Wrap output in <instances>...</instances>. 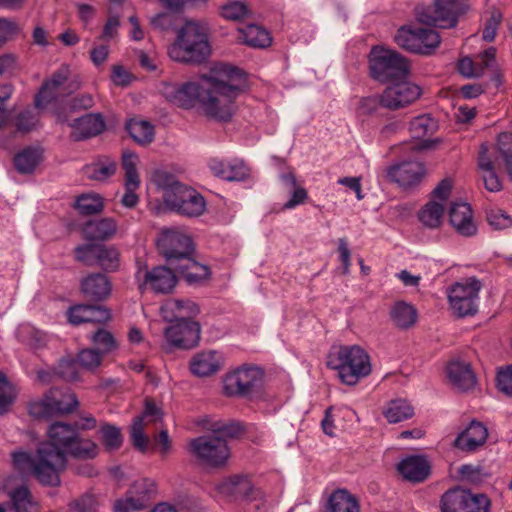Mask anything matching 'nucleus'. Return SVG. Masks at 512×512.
<instances>
[{"label":"nucleus","instance_id":"44","mask_svg":"<svg viewBox=\"0 0 512 512\" xmlns=\"http://www.w3.org/2000/svg\"><path fill=\"white\" fill-rule=\"evenodd\" d=\"M10 498L16 512H38V504L32 499L26 486H20L10 493Z\"/></svg>","mask_w":512,"mask_h":512},{"label":"nucleus","instance_id":"49","mask_svg":"<svg viewBox=\"0 0 512 512\" xmlns=\"http://www.w3.org/2000/svg\"><path fill=\"white\" fill-rule=\"evenodd\" d=\"M76 209L82 215H93L103 210V200L96 194H83L79 196L75 203Z\"/></svg>","mask_w":512,"mask_h":512},{"label":"nucleus","instance_id":"27","mask_svg":"<svg viewBox=\"0 0 512 512\" xmlns=\"http://www.w3.org/2000/svg\"><path fill=\"white\" fill-rule=\"evenodd\" d=\"M67 317L72 325L105 323L111 319V312L103 306L79 304L68 309Z\"/></svg>","mask_w":512,"mask_h":512},{"label":"nucleus","instance_id":"7","mask_svg":"<svg viewBox=\"0 0 512 512\" xmlns=\"http://www.w3.org/2000/svg\"><path fill=\"white\" fill-rule=\"evenodd\" d=\"M464 0H435L434 7H417L416 18L420 23L440 28H451L458 16L468 10Z\"/></svg>","mask_w":512,"mask_h":512},{"label":"nucleus","instance_id":"31","mask_svg":"<svg viewBox=\"0 0 512 512\" xmlns=\"http://www.w3.org/2000/svg\"><path fill=\"white\" fill-rule=\"evenodd\" d=\"M399 473L412 482H422L430 474L428 461L421 456H410L403 459L397 466Z\"/></svg>","mask_w":512,"mask_h":512},{"label":"nucleus","instance_id":"55","mask_svg":"<svg viewBox=\"0 0 512 512\" xmlns=\"http://www.w3.org/2000/svg\"><path fill=\"white\" fill-rule=\"evenodd\" d=\"M144 427L143 418H135L130 431L133 446L141 452L147 450L149 443V438L144 434Z\"/></svg>","mask_w":512,"mask_h":512},{"label":"nucleus","instance_id":"48","mask_svg":"<svg viewBox=\"0 0 512 512\" xmlns=\"http://www.w3.org/2000/svg\"><path fill=\"white\" fill-rule=\"evenodd\" d=\"M17 398L15 386L0 371V416L6 414Z\"/></svg>","mask_w":512,"mask_h":512},{"label":"nucleus","instance_id":"45","mask_svg":"<svg viewBox=\"0 0 512 512\" xmlns=\"http://www.w3.org/2000/svg\"><path fill=\"white\" fill-rule=\"evenodd\" d=\"M438 128L437 122L428 114L415 117L409 125V132L415 139L432 135Z\"/></svg>","mask_w":512,"mask_h":512},{"label":"nucleus","instance_id":"21","mask_svg":"<svg viewBox=\"0 0 512 512\" xmlns=\"http://www.w3.org/2000/svg\"><path fill=\"white\" fill-rule=\"evenodd\" d=\"M177 283L176 271L172 266H157L144 273L143 284L155 293L167 294L173 290Z\"/></svg>","mask_w":512,"mask_h":512},{"label":"nucleus","instance_id":"20","mask_svg":"<svg viewBox=\"0 0 512 512\" xmlns=\"http://www.w3.org/2000/svg\"><path fill=\"white\" fill-rule=\"evenodd\" d=\"M202 92V81L200 83H185L183 85L166 84L162 89L163 96L171 103L190 108L198 100L200 103V93Z\"/></svg>","mask_w":512,"mask_h":512},{"label":"nucleus","instance_id":"26","mask_svg":"<svg viewBox=\"0 0 512 512\" xmlns=\"http://www.w3.org/2000/svg\"><path fill=\"white\" fill-rule=\"evenodd\" d=\"M161 315L166 322L193 321L198 315V305L190 299H168L160 308Z\"/></svg>","mask_w":512,"mask_h":512},{"label":"nucleus","instance_id":"46","mask_svg":"<svg viewBox=\"0 0 512 512\" xmlns=\"http://www.w3.org/2000/svg\"><path fill=\"white\" fill-rule=\"evenodd\" d=\"M126 128L130 136L139 144L146 145L154 139V127L147 121L130 120Z\"/></svg>","mask_w":512,"mask_h":512},{"label":"nucleus","instance_id":"34","mask_svg":"<svg viewBox=\"0 0 512 512\" xmlns=\"http://www.w3.org/2000/svg\"><path fill=\"white\" fill-rule=\"evenodd\" d=\"M171 266L189 284L199 283L210 275L209 268L195 261L191 255Z\"/></svg>","mask_w":512,"mask_h":512},{"label":"nucleus","instance_id":"59","mask_svg":"<svg viewBox=\"0 0 512 512\" xmlns=\"http://www.w3.org/2000/svg\"><path fill=\"white\" fill-rule=\"evenodd\" d=\"M116 171V164L110 159L97 163L90 168L89 177L94 180H105Z\"/></svg>","mask_w":512,"mask_h":512},{"label":"nucleus","instance_id":"13","mask_svg":"<svg viewBox=\"0 0 512 512\" xmlns=\"http://www.w3.org/2000/svg\"><path fill=\"white\" fill-rule=\"evenodd\" d=\"M193 454L203 463L218 467L227 461L229 448L220 436H200L190 441Z\"/></svg>","mask_w":512,"mask_h":512},{"label":"nucleus","instance_id":"19","mask_svg":"<svg viewBox=\"0 0 512 512\" xmlns=\"http://www.w3.org/2000/svg\"><path fill=\"white\" fill-rule=\"evenodd\" d=\"M68 75V67L62 66L53 73L50 79L43 83L42 88L35 97V105L37 108H43L48 103L57 100L60 97H64L71 92L66 87Z\"/></svg>","mask_w":512,"mask_h":512},{"label":"nucleus","instance_id":"39","mask_svg":"<svg viewBox=\"0 0 512 512\" xmlns=\"http://www.w3.org/2000/svg\"><path fill=\"white\" fill-rule=\"evenodd\" d=\"M328 505L331 512H360L358 500L345 489L334 491Z\"/></svg>","mask_w":512,"mask_h":512},{"label":"nucleus","instance_id":"43","mask_svg":"<svg viewBox=\"0 0 512 512\" xmlns=\"http://www.w3.org/2000/svg\"><path fill=\"white\" fill-rule=\"evenodd\" d=\"M99 439L108 452L118 450L123 443V436L120 428L115 425L104 423L98 431Z\"/></svg>","mask_w":512,"mask_h":512},{"label":"nucleus","instance_id":"33","mask_svg":"<svg viewBox=\"0 0 512 512\" xmlns=\"http://www.w3.org/2000/svg\"><path fill=\"white\" fill-rule=\"evenodd\" d=\"M83 236L87 240L105 241L112 238L117 231V223L113 218L94 219L83 226Z\"/></svg>","mask_w":512,"mask_h":512},{"label":"nucleus","instance_id":"53","mask_svg":"<svg viewBox=\"0 0 512 512\" xmlns=\"http://www.w3.org/2000/svg\"><path fill=\"white\" fill-rule=\"evenodd\" d=\"M39 121V115L31 109H25L14 118L16 131L22 134L32 131Z\"/></svg>","mask_w":512,"mask_h":512},{"label":"nucleus","instance_id":"8","mask_svg":"<svg viewBox=\"0 0 512 512\" xmlns=\"http://www.w3.org/2000/svg\"><path fill=\"white\" fill-rule=\"evenodd\" d=\"M394 40L402 49L423 55L431 54L441 42L440 36L435 30L412 26L399 28Z\"/></svg>","mask_w":512,"mask_h":512},{"label":"nucleus","instance_id":"41","mask_svg":"<svg viewBox=\"0 0 512 512\" xmlns=\"http://www.w3.org/2000/svg\"><path fill=\"white\" fill-rule=\"evenodd\" d=\"M94 105V99L90 94H81L73 99H71L68 103L67 108L58 109L55 111V115L57 117V121L60 123H68L69 121V113L78 112L81 110L90 109Z\"/></svg>","mask_w":512,"mask_h":512},{"label":"nucleus","instance_id":"37","mask_svg":"<svg viewBox=\"0 0 512 512\" xmlns=\"http://www.w3.org/2000/svg\"><path fill=\"white\" fill-rule=\"evenodd\" d=\"M238 40L254 48L267 47L271 38L269 33L262 27L249 24L238 29Z\"/></svg>","mask_w":512,"mask_h":512},{"label":"nucleus","instance_id":"54","mask_svg":"<svg viewBox=\"0 0 512 512\" xmlns=\"http://www.w3.org/2000/svg\"><path fill=\"white\" fill-rule=\"evenodd\" d=\"M103 354L95 348H85L77 355V362L86 370L94 371L101 365Z\"/></svg>","mask_w":512,"mask_h":512},{"label":"nucleus","instance_id":"36","mask_svg":"<svg viewBox=\"0 0 512 512\" xmlns=\"http://www.w3.org/2000/svg\"><path fill=\"white\" fill-rule=\"evenodd\" d=\"M43 159V151L35 147H27L18 152L13 158L15 169L20 174H31Z\"/></svg>","mask_w":512,"mask_h":512},{"label":"nucleus","instance_id":"58","mask_svg":"<svg viewBox=\"0 0 512 512\" xmlns=\"http://www.w3.org/2000/svg\"><path fill=\"white\" fill-rule=\"evenodd\" d=\"M487 221L496 230H503L512 226L511 216L501 209H491L488 211Z\"/></svg>","mask_w":512,"mask_h":512},{"label":"nucleus","instance_id":"57","mask_svg":"<svg viewBox=\"0 0 512 512\" xmlns=\"http://www.w3.org/2000/svg\"><path fill=\"white\" fill-rule=\"evenodd\" d=\"M57 376L66 381L79 380V371L77 369V362L73 359H62L57 368Z\"/></svg>","mask_w":512,"mask_h":512},{"label":"nucleus","instance_id":"51","mask_svg":"<svg viewBox=\"0 0 512 512\" xmlns=\"http://www.w3.org/2000/svg\"><path fill=\"white\" fill-rule=\"evenodd\" d=\"M91 341L99 352L106 355L117 347V342L112 333L100 328L91 336Z\"/></svg>","mask_w":512,"mask_h":512},{"label":"nucleus","instance_id":"50","mask_svg":"<svg viewBox=\"0 0 512 512\" xmlns=\"http://www.w3.org/2000/svg\"><path fill=\"white\" fill-rule=\"evenodd\" d=\"M155 184L163 190V203L167 202L168 194L176 193L179 187L185 184L180 183L172 174L166 171H156L153 175Z\"/></svg>","mask_w":512,"mask_h":512},{"label":"nucleus","instance_id":"52","mask_svg":"<svg viewBox=\"0 0 512 512\" xmlns=\"http://www.w3.org/2000/svg\"><path fill=\"white\" fill-rule=\"evenodd\" d=\"M97 264L106 271H115L119 266V252L112 246L99 245Z\"/></svg>","mask_w":512,"mask_h":512},{"label":"nucleus","instance_id":"38","mask_svg":"<svg viewBox=\"0 0 512 512\" xmlns=\"http://www.w3.org/2000/svg\"><path fill=\"white\" fill-rule=\"evenodd\" d=\"M390 316L398 328L408 329L417 321V310L405 301H398L393 305Z\"/></svg>","mask_w":512,"mask_h":512},{"label":"nucleus","instance_id":"12","mask_svg":"<svg viewBox=\"0 0 512 512\" xmlns=\"http://www.w3.org/2000/svg\"><path fill=\"white\" fill-rule=\"evenodd\" d=\"M165 206L170 211L189 218L199 217L206 211L204 197L187 185L179 187L176 193L168 194Z\"/></svg>","mask_w":512,"mask_h":512},{"label":"nucleus","instance_id":"42","mask_svg":"<svg viewBox=\"0 0 512 512\" xmlns=\"http://www.w3.org/2000/svg\"><path fill=\"white\" fill-rule=\"evenodd\" d=\"M444 208L441 203L434 200L429 201L420 211L419 220L428 228H438L443 219Z\"/></svg>","mask_w":512,"mask_h":512},{"label":"nucleus","instance_id":"60","mask_svg":"<svg viewBox=\"0 0 512 512\" xmlns=\"http://www.w3.org/2000/svg\"><path fill=\"white\" fill-rule=\"evenodd\" d=\"M248 14L247 6L238 1L229 2L222 7V16L226 19L237 21Z\"/></svg>","mask_w":512,"mask_h":512},{"label":"nucleus","instance_id":"3","mask_svg":"<svg viewBox=\"0 0 512 512\" xmlns=\"http://www.w3.org/2000/svg\"><path fill=\"white\" fill-rule=\"evenodd\" d=\"M210 53L207 28L195 21H187L168 48V55L173 61L187 64H201Z\"/></svg>","mask_w":512,"mask_h":512},{"label":"nucleus","instance_id":"35","mask_svg":"<svg viewBox=\"0 0 512 512\" xmlns=\"http://www.w3.org/2000/svg\"><path fill=\"white\" fill-rule=\"evenodd\" d=\"M210 168L213 174L228 181H241L249 176V168L243 162L225 163L219 160H212Z\"/></svg>","mask_w":512,"mask_h":512},{"label":"nucleus","instance_id":"63","mask_svg":"<svg viewBox=\"0 0 512 512\" xmlns=\"http://www.w3.org/2000/svg\"><path fill=\"white\" fill-rule=\"evenodd\" d=\"M97 502L93 495L84 494L78 499L72 501L69 507L74 512H93L96 508Z\"/></svg>","mask_w":512,"mask_h":512},{"label":"nucleus","instance_id":"61","mask_svg":"<svg viewBox=\"0 0 512 512\" xmlns=\"http://www.w3.org/2000/svg\"><path fill=\"white\" fill-rule=\"evenodd\" d=\"M502 21V13L499 10L493 9L490 17L485 22L483 29V39L485 41H493L496 36V31Z\"/></svg>","mask_w":512,"mask_h":512},{"label":"nucleus","instance_id":"30","mask_svg":"<svg viewBox=\"0 0 512 512\" xmlns=\"http://www.w3.org/2000/svg\"><path fill=\"white\" fill-rule=\"evenodd\" d=\"M477 164L485 188L490 192L500 191L502 189V183L496 173L495 164L488 154V146L485 143L480 145Z\"/></svg>","mask_w":512,"mask_h":512},{"label":"nucleus","instance_id":"24","mask_svg":"<svg viewBox=\"0 0 512 512\" xmlns=\"http://www.w3.org/2000/svg\"><path fill=\"white\" fill-rule=\"evenodd\" d=\"M448 217L451 226L458 234L465 237L476 234L477 227L473 220L471 207L468 203L452 202L448 210Z\"/></svg>","mask_w":512,"mask_h":512},{"label":"nucleus","instance_id":"32","mask_svg":"<svg viewBox=\"0 0 512 512\" xmlns=\"http://www.w3.org/2000/svg\"><path fill=\"white\" fill-rule=\"evenodd\" d=\"M221 360V356L216 351L197 353L190 361L191 372L199 377L212 375L220 370Z\"/></svg>","mask_w":512,"mask_h":512},{"label":"nucleus","instance_id":"64","mask_svg":"<svg viewBox=\"0 0 512 512\" xmlns=\"http://www.w3.org/2000/svg\"><path fill=\"white\" fill-rule=\"evenodd\" d=\"M497 385L501 392L507 396H512V365L498 373Z\"/></svg>","mask_w":512,"mask_h":512},{"label":"nucleus","instance_id":"16","mask_svg":"<svg viewBox=\"0 0 512 512\" xmlns=\"http://www.w3.org/2000/svg\"><path fill=\"white\" fill-rule=\"evenodd\" d=\"M422 94L421 88L411 82L402 81L388 86L380 95L379 103L389 110H398L414 103Z\"/></svg>","mask_w":512,"mask_h":512},{"label":"nucleus","instance_id":"5","mask_svg":"<svg viewBox=\"0 0 512 512\" xmlns=\"http://www.w3.org/2000/svg\"><path fill=\"white\" fill-rule=\"evenodd\" d=\"M369 68L372 78L383 83L405 78L409 73L405 57L397 51L378 46L370 51Z\"/></svg>","mask_w":512,"mask_h":512},{"label":"nucleus","instance_id":"9","mask_svg":"<svg viewBox=\"0 0 512 512\" xmlns=\"http://www.w3.org/2000/svg\"><path fill=\"white\" fill-rule=\"evenodd\" d=\"M490 500L485 494H473L469 490L453 488L440 500L441 512H489Z\"/></svg>","mask_w":512,"mask_h":512},{"label":"nucleus","instance_id":"40","mask_svg":"<svg viewBox=\"0 0 512 512\" xmlns=\"http://www.w3.org/2000/svg\"><path fill=\"white\" fill-rule=\"evenodd\" d=\"M383 415L389 423L395 424L410 419L414 415V409L407 400L395 399L387 403Z\"/></svg>","mask_w":512,"mask_h":512},{"label":"nucleus","instance_id":"6","mask_svg":"<svg viewBox=\"0 0 512 512\" xmlns=\"http://www.w3.org/2000/svg\"><path fill=\"white\" fill-rule=\"evenodd\" d=\"M79 406L76 395L70 389H50L41 400L28 405L29 414L35 418H46L72 413Z\"/></svg>","mask_w":512,"mask_h":512},{"label":"nucleus","instance_id":"15","mask_svg":"<svg viewBox=\"0 0 512 512\" xmlns=\"http://www.w3.org/2000/svg\"><path fill=\"white\" fill-rule=\"evenodd\" d=\"M157 486L155 481L143 478L135 481L129 495L125 499L116 501V512H133L145 509L149 502L156 496Z\"/></svg>","mask_w":512,"mask_h":512},{"label":"nucleus","instance_id":"23","mask_svg":"<svg viewBox=\"0 0 512 512\" xmlns=\"http://www.w3.org/2000/svg\"><path fill=\"white\" fill-rule=\"evenodd\" d=\"M72 128L71 137L75 141H81L101 134L105 128V120L100 113H88L72 122L68 121Z\"/></svg>","mask_w":512,"mask_h":512},{"label":"nucleus","instance_id":"11","mask_svg":"<svg viewBox=\"0 0 512 512\" xmlns=\"http://www.w3.org/2000/svg\"><path fill=\"white\" fill-rule=\"evenodd\" d=\"M157 247L170 266L192 255L193 252L191 237L174 228L162 231L157 240Z\"/></svg>","mask_w":512,"mask_h":512},{"label":"nucleus","instance_id":"29","mask_svg":"<svg viewBox=\"0 0 512 512\" xmlns=\"http://www.w3.org/2000/svg\"><path fill=\"white\" fill-rule=\"evenodd\" d=\"M81 292L84 296L95 302L105 301L112 292L109 278L102 273H92L81 281Z\"/></svg>","mask_w":512,"mask_h":512},{"label":"nucleus","instance_id":"18","mask_svg":"<svg viewBox=\"0 0 512 512\" xmlns=\"http://www.w3.org/2000/svg\"><path fill=\"white\" fill-rule=\"evenodd\" d=\"M165 328L166 341L177 348L191 349L200 340V325L196 321H174Z\"/></svg>","mask_w":512,"mask_h":512},{"label":"nucleus","instance_id":"2","mask_svg":"<svg viewBox=\"0 0 512 512\" xmlns=\"http://www.w3.org/2000/svg\"><path fill=\"white\" fill-rule=\"evenodd\" d=\"M246 85L245 73L238 67L219 63L202 79L200 107L211 119L231 120L236 111L235 99Z\"/></svg>","mask_w":512,"mask_h":512},{"label":"nucleus","instance_id":"56","mask_svg":"<svg viewBox=\"0 0 512 512\" xmlns=\"http://www.w3.org/2000/svg\"><path fill=\"white\" fill-rule=\"evenodd\" d=\"M99 245L85 244L75 248V258L77 261L82 262L87 266L97 264Z\"/></svg>","mask_w":512,"mask_h":512},{"label":"nucleus","instance_id":"25","mask_svg":"<svg viewBox=\"0 0 512 512\" xmlns=\"http://www.w3.org/2000/svg\"><path fill=\"white\" fill-rule=\"evenodd\" d=\"M446 372L451 386L460 392H467L476 385V376L468 362L459 359L451 360Z\"/></svg>","mask_w":512,"mask_h":512},{"label":"nucleus","instance_id":"10","mask_svg":"<svg viewBox=\"0 0 512 512\" xmlns=\"http://www.w3.org/2000/svg\"><path fill=\"white\" fill-rule=\"evenodd\" d=\"M481 283L475 278L454 284L448 294L453 313L458 317L472 316L477 312Z\"/></svg>","mask_w":512,"mask_h":512},{"label":"nucleus","instance_id":"4","mask_svg":"<svg viewBox=\"0 0 512 512\" xmlns=\"http://www.w3.org/2000/svg\"><path fill=\"white\" fill-rule=\"evenodd\" d=\"M328 365L338 371L344 384L351 386L368 376L372 370L369 355L358 345L340 346L329 355Z\"/></svg>","mask_w":512,"mask_h":512},{"label":"nucleus","instance_id":"14","mask_svg":"<svg viewBox=\"0 0 512 512\" xmlns=\"http://www.w3.org/2000/svg\"><path fill=\"white\" fill-rule=\"evenodd\" d=\"M262 379V372L257 367L243 366L228 373L223 382L224 394L233 397H247Z\"/></svg>","mask_w":512,"mask_h":512},{"label":"nucleus","instance_id":"22","mask_svg":"<svg viewBox=\"0 0 512 512\" xmlns=\"http://www.w3.org/2000/svg\"><path fill=\"white\" fill-rule=\"evenodd\" d=\"M425 174L426 170L423 163L417 161H404L391 166L387 170L389 179L405 188L417 185Z\"/></svg>","mask_w":512,"mask_h":512},{"label":"nucleus","instance_id":"28","mask_svg":"<svg viewBox=\"0 0 512 512\" xmlns=\"http://www.w3.org/2000/svg\"><path fill=\"white\" fill-rule=\"evenodd\" d=\"M487 437V427L482 422L473 420L468 427L455 438L453 446L465 452H473L485 444Z\"/></svg>","mask_w":512,"mask_h":512},{"label":"nucleus","instance_id":"47","mask_svg":"<svg viewBox=\"0 0 512 512\" xmlns=\"http://www.w3.org/2000/svg\"><path fill=\"white\" fill-rule=\"evenodd\" d=\"M497 147L498 158L501 160L510 180H512V133H501L498 136Z\"/></svg>","mask_w":512,"mask_h":512},{"label":"nucleus","instance_id":"1","mask_svg":"<svg viewBox=\"0 0 512 512\" xmlns=\"http://www.w3.org/2000/svg\"><path fill=\"white\" fill-rule=\"evenodd\" d=\"M98 445L82 437L69 423L56 421L47 429V440L41 442L35 453L14 452L13 463L20 472L34 476L41 484L60 485V473L68 463V456L91 460L98 456Z\"/></svg>","mask_w":512,"mask_h":512},{"label":"nucleus","instance_id":"62","mask_svg":"<svg viewBox=\"0 0 512 512\" xmlns=\"http://www.w3.org/2000/svg\"><path fill=\"white\" fill-rule=\"evenodd\" d=\"M484 67L475 64L470 57H464L458 62V71L465 77H480L483 74Z\"/></svg>","mask_w":512,"mask_h":512},{"label":"nucleus","instance_id":"17","mask_svg":"<svg viewBox=\"0 0 512 512\" xmlns=\"http://www.w3.org/2000/svg\"><path fill=\"white\" fill-rule=\"evenodd\" d=\"M217 492L231 500L257 501L262 500L264 493L255 488L246 476L234 475L223 479L215 485Z\"/></svg>","mask_w":512,"mask_h":512}]
</instances>
